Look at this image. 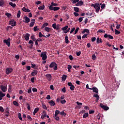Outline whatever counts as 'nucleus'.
<instances>
[{
    "instance_id": "obj_1",
    "label": "nucleus",
    "mask_w": 124,
    "mask_h": 124,
    "mask_svg": "<svg viewBox=\"0 0 124 124\" xmlns=\"http://www.w3.org/2000/svg\"><path fill=\"white\" fill-rule=\"evenodd\" d=\"M50 68H53L54 70H58V64L56 62H52L49 65Z\"/></svg>"
},
{
    "instance_id": "obj_2",
    "label": "nucleus",
    "mask_w": 124,
    "mask_h": 124,
    "mask_svg": "<svg viewBox=\"0 0 124 124\" xmlns=\"http://www.w3.org/2000/svg\"><path fill=\"white\" fill-rule=\"evenodd\" d=\"M0 89L3 93H6L7 91V86H5L3 85H0Z\"/></svg>"
},
{
    "instance_id": "obj_3",
    "label": "nucleus",
    "mask_w": 124,
    "mask_h": 124,
    "mask_svg": "<svg viewBox=\"0 0 124 124\" xmlns=\"http://www.w3.org/2000/svg\"><path fill=\"white\" fill-rule=\"evenodd\" d=\"M94 8L96 9L95 11L96 13H98V12H99V11L100 10V5H99V4L97 3H95V5Z\"/></svg>"
},
{
    "instance_id": "obj_4",
    "label": "nucleus",
    "mask_w": 124,
    "mask_h": 124,
    "mask_svg": "<svg viewBox=\"0 0 124 124\" xmlns=\"http://www.w3.org/2000/svg\"><path fill=\"white\" fill-rule=\"evenodd\" d=\"M41 57L42 58L43 61H45L47 59V55L45 52H42L41 54Z\"/></svg>"
},
{
    "instance_id": "obj_5",
    "label": "nucleus",
    "mask_w": 124,
    "mask_h": 124,
    "mask_svg": "<svg viewBox=\"0 0 124 124\" xmlns=\"http://www.w3.org/2000/svg\"><path fill=\"white\" fill-rule=\"evenodd\" d=\"M4 43H5L7 45L8 47H10V38L5 39L3 40Z\"/></svg>"
},
{
    "instance_id": "obj_6",
    "label": "nucleus",
    "mask_w": 124,
    "mask_h": 124,
    "mask_svg": "<svg viewBox=\"0 0 124 124\" xmlns=\"http://www.w3.org/2000/svg\"><path fill=\"white\" fill-rule=\"evenodd\" d=\"M29 44H31L29 46H28L27 47H29V48L30 49H32L33 47V41H32V40H30L29 42H28Z\"/></svg>"
},
{
    "instance_id": "obj_7",
    "label": "nucleus",
    "mask_w": 124,
    "mask_h": 124,
    "mask_svg": "<svg viewBox=\"0 0 124 124\" xmlns=\"http://www.w3.org/2000/svg\"><path fill=\"white\" fill-rule=\"evenodd\" d=\"M12 71H13V69H12V68L8 67L6 69V73L7 75L10 74V73H11Z\"/></svg>"
},
{
    "instance_id": "obj_8",
    "label": "nucleus",
    "mask_w": 124,
    "mask_h": 124,
    "mask_svg": "<svg viewBox=\"0 0 124 124\" xmlns=\"http://www.w3.org/2000/svg\"><path fill=\"white\" fill-rule=\"evenodd\" d=\"M100 106L101 108H102V109H104V110H106V111H107V110H109V107L106 106L105 105H103L102 103H101L100 104Z\"/></svg>"
},
{
    "instance_id": "obj_9",
    "label": "nucleus",
    "mask_w": 124,
    "mask_h": 124,
    "mask_svg": "<svg viewBox=\"0 0 124 124\" xmlns=\"http://www.w3.org/2000/svg\"><path fill=\"white\" fill-rule=\"evenodd\" d=\"M16 21L14 19H12L10 21V25L12 26V27H15L16 26Z\"/></svg>"
},
{
    "instance_id": "obj_10",
    "label": "nucleus",
    "mask_w": 124,
    "mask_h": 124,
    "mask_svg": "<svg viewBox=\"0 0 124 124\" xmlns=\"http://www.w3.org/2000/svg\"><path fill=\"white\" fill-rule=\"evenodd\" d=\"M104 37H105V38H108V39H114V38L113 37V36H111L110 34H105L104 35Z\"/></svg>"
},
{
    "instance_id": "obj_11",
    "label": "nucleus",
    "mask_w": 124,
    "mask_h": 124,
    "mask_svg": "<svg viewBox=\"0 0 124 124\" xmlns=\"http://www.w3.org/2000/svg\"><path fill=\"white\" fill-rule=\"evenodd\" d=\"M45 76L46 77V79L48 81H49V82H50V81H51V80L52 79V76L51 75V74H47Z\"/></svg>"
},
{
    "instance_id": "obj_12",
    "label": "nucleus",
    "mask_w": 124,
    "mask_h": 124,
    "mask_svg": "<svg viewBox=\"0 0 124 124\" xmlns=\"http://www.w3.org/2000/svg\"><path fill=\"white\" fill-rule=\"evenodd\" d=\"M51 8H49V9L50 10H53L54 11H58V10H59L60 7H53L52 8V7H50Z\"/></svg>"
},
{
    "instance_id": "obj_13",
    "label": "nucleus",
    "mask_w": 124,
    "mask_h": 124,
    "mask_svg": "<svg viewBox=\"0 0 124 124\" xmlns=\"http://www.w3.org/2000/svg\"><path fill=\"white\" fill-rule=\"evenodd\" d=\"M93 97H95L96 99L95 100V102H98L99 100V96L97 94L94 93L93 95Z\"/></svg>"
},
{
    "instance_id": "obj_14",
    "label": "nucleus",
    "mask_w": 124,
    "mask_h": 124,
    "mask_svg": "<svg viewBox=\"0 0 124 124\" xmlns=\"http://www.w3.org/2000/svg\"><path fill=\"white\" fill-rule=\"evenodd\" d=\"M23 19H24L25 20H23V22H25V23H30L31 21V19L30 18L28 17V16H25Z\"/></svg>"
},
{
    "instance_id": "obj_15",
    "label": "nucleus",
    "mask_w": 124,
    "mask_h": 124,
    "mask_svg": "<svg viewBox=\"0 0 124 124\" xmlns=\"http://www.w3.org/2000/svg\"><path fill=\"white\" fill-rule=\"evenodd\" d=\"M30 36H31V34H30L28 33H27L25 34V36H24V38H25V40H26V41H28V40H29V39H30Z\"/></svg>"
},
{
    "instance_id": "obj_16",
    "label": "nucleus",
    "mask_w": 124,
    "mask_h": 124,
    "mask_svg": "<svg viewBox=\"0 0 124 124\" xmlns=\"http://www.w3.org/2000/svg\"><path fill=\"white\" fill-rule=\"evenodd\" d=\"M5 96V93H2V91H0V100H2V98Z\"/></svg>"
},
{
    "instance_id": "obj_17",
    "label": "nucleus",
    "mask_w": 124,
    "mask_h": 124,
    "mask_svg": "<svg viewBox=\"0 0 124 124\" xmlns=\"http://www.w3.org/2000/svg\"><path fill=\"white\" fill-rule=\"evenodd\" d=\"M37 73H38V71L37 70H33V72L31 73V75L35 76V75H37Z\"/></svg>"
},
{
    "instance_id": "obj_18",
    "label": "nucleus",
    "mask_w": 124,
    "mask_h": 124,
    "mask_svg": "<svg viewBox=\"0 0 124 124\" xmlns=\"http://www.w3.org/2000/svg\"><path fill=\"white\" fill-rule=\"evenodd\" d=\"M35 23V19H32L31 20V22L30 24V27H33L34 24Z\"/></svg>"
},
{
    "instance_id": "obj_19",
    "label": "nucleus",
    "mask_w": 124,
    "mask_h": 124,
    "mask_svg": "<svg viewBox=\"0 0 124 124\" xmlns=\"http://www.w3.org/2000/svg\"><path fill=\"white\" fill-rule=\"evenodd\" d=\"M59 5L58 3H55L54 2H51V5L49 6V8H51L54 7L53 6H58Z\"/></svg>"
},
{
    "instance_id": "obj_20",
    "label": "nucleus",
    "mask_w": 124,
    "mask_h": 124,
    "mask_svg": "<svg viewBox=\"0 0 124 124\" xmlns=\"http://www.w3.org/2000/svg\"><path fill=\"white\" fill-rule=\"evenodd\" d=\"M96 42L98 44H99V43H102V39L99 37H97L96 39Z\"/></svg>"
},
{
    "instance_id": "obj_21",
    "label": "nucleus",
    "mask_w": 124,
    "mask_h": 124,
    "mask_svg": "<svg viewBox=\"0 0 124 124\" xmlns=\"http://www.w3.org/2000/svg\"><path fill=\"white\" fill-rule=\"evenodd\" d=\"M48 103L50 106H55V105H56V103H55L53 100H51L48 102Z\"/></svg>"
},
{
    "instance_id": "obj_22",
    "label": "nucleus",
    "mask_w": 124,
    "mask_h": 124,
    "mask_svg": "<svg viewBox=\"0 0 124 124\" xmlns=\"http://www.w3.org/2000/svg\"><path fill=\"white\" fill-rule=\"evenodd\" d=\"M85 32H87V33H90V31L89 29H85L81 31V33H85Z\"/></svg>"
},
{
    "instance_id": "obj_23",
    "label": "nucleus",
    "mask_w": 124,
    "mask_h": 124,
    "mask_svg": "<svg viewBox=\"0 0 124 124\" xmlns=\"http://www.w3.org/2000/svg\"><path fill=\"white\" fill-rule=\"evenodd\" d=\"M93 93H98V89L96 87H93Z\"/></svg>"
},
{
    "instance_id": "obj_24",
    "label": "nucleus",
    "mask_w": 124,
    "mask_h": 124,
    "mask_svg": "<svg viewBox=\"0 0 124 124\" xmlns=\"http://www.w3.org/2000/svg\"><path fill=\"white\" fill-rule=\"evenodd\" d=\"M67 76H66V75H63L62 77V81L63 82L64 81H65L66 80V78H67Z\"/></svg>"
},
{
    "instance_id": "obj_25",
    "label": "nucleus",
    "mask_w": 124,
    "mask_h": 124,
    "mask_svg": "<svg viewBox=\"0 0 124 124\" xmlns=\"http://www.w3.org/2000/svg\"><path fill=\"white\" fill-rule=\"evenodd\" d=\"M49 25V23L46 22L44 23L41 27V29H44V28H46L47 26Z\"/></svg>"
},
{
    "instance_id": "obj_26",
    "label": "nucleus",
    "mask_w": 124,
    "mask_h": 124,
    "mask_svg": "<svg viewBox=\"0 0 124 124\" xmlns=\"http://www.w3.org/2000/svg\"><path fill=\"white\" fill-rule=\"evenodd\" d=\"M9 4L10 5H11V6L12 7H13L14 8V7H16V3H13V2H10Z\"/></svg>"
},
{
    "instance_id": "obj_27",
    "label": "nucleus",
    "mask_w": 124,
    "mask_h": 124,
    "mask_svg": "<svg viewBox=\"0 0 124 124\" xmlns=\"http://www.w3.org/2000/svg\"><path fill=\"white\" fill-rule=\"evenodd\" d=\"M65 42L66 44H68L69 43V40H68V36H66L65 37Z\"/></svg>"
},
{
    "instance_id": "obj_28",
    "label": "nucleus",
    "mask_w": 124,
    "mask_h": 124,
    "mask_svg": "<svg viewBox=\"0 0 124 124\" xmlns=\"http://www.w3.org/2000/svg\"><path fill=\"white\" fill-rule=\"evenodd\" d=\"M87 117H89V113H85L83 115V119H86V118H87Z\"/></svg>"
},
{
    "instance_id": "obj_29",
    "label": "nucleus",
    "mask_w": 124,
    "mask_h": 124,
    "mask_svg": "<svg viewBox=\"0 0 124 124\" xmlns=\"http://www.w3.org/2000/svg\"><path fill=\"white\" fill-rule=\"evenodd\" d=\"M18 118L20 121H23V118H22V115H21L20 113H18Z\"/></svg>"
},
{
    "instance_id": "obj_30",
    "label": "nucleus",
    "mask_w": 124,
    "mask_h": 124,
    "mask_svg": "<svg viewBox=\"0 0 124 124\" xmlns=\"http://www.w3.org/2000/svg\"><path fill=\"white\" fill-rule=\"evenodd\" d=\"M13 104L15 106H17V107L19 106V103H18V102H17L16 101H13Z\"/></svg>"
},
{
    "instance_id": "obj_31",
    "label": "nucleus",
    "mask_w": 124,
    "mask_h": 124,
    "mask_svg": "<svg viewBox=\"0 0 124 124\" xmlns=\"http://www.w3.org/2000/svg\"><path fill=\"white\" fill-rule=\"evenodd\" d=\"M50 30H51V29L49 27L45 28V31H47V32H50Z\"/></svg>"
},
{
    "instance_id": "obj_32",
    "label": "nucleus",
    "mask_w": 124,
    "mask_h": 124,
    "mask_svg": "<svg viewBox=\"0 0 124 124\" xmlns=\"http://www.w3.org/2000/svg\"><path fill=\"white\" fill-rule=\"evenodd\" d=\"M44 8H45V6L44 5L43 6H40L38 7V9H39V10H43Z\"/></svg>"
},
{
    "instance_id": "obj_33",
    "label": "nucleus",
    "mask_w": 124,
    "mask_h": 124,
    "mask_svg": "<svg viewBox=\"0 0 124 124\" xmlns=\"http://www.w3.org/2000/svg\"><path fill=\"white\" fill-rule=\"evenodd\" d=\"M4 5V0H0V6H3Z\"/></svg>"
},
{
    "instance_id": "obj_34",
    "label": "nucleus",
    "mask_w": 124,
    "mask_h": 124,
    "mask_svg": "<svg viewBox=\"0 0 124 124\" xmlns=\"http://www.w3.org/2000/svg\"><path fill=\"white\" fill-rule=\"evenodd\" d=\"M97 32H99L100 33H101V32L105 33V31H104L103 29H100L97 31Z\"/></svg>"
},
{
    "instance_id": "obj_35",
    "label": "nucleus",
    "mask_w": 124,
    "mask_h": 124,
    "mask_svg": "<svg viewBox=\"0 0 124 124\" xmlns=\"http://www.w3.org/2000/svg\"><path fill=\"white\" fill-rule=\"evenodd\" d=\"M60 110H56V111H55V115H54V116H58V115H59V114H60Z\"/></svg>"
},
{
    "instance_id": "obj_36",
    "label": "nucleus",
    "mask_w": 124,
    "mask_h": 124,
    "mask_svg": "<svg viewBox=\"0 0 124 124\" xmlns=\"http://www.w3.org/2000/svg\"><path fill=\"white\" fill-rule=\"evenodd\" d=\"M20 16H21V11L19 10L17 12V18H20Z\"/></svg>"
},
{
    "instance_id": "obj_37",
    "label": "nucleus",
    "mask_w": 124,
    "mask_h": 124,
    "mask_svg": "<svg viewBox=\"0 0 124 124\" xmlns=\"http://www.w3.org/2000/svg\"><path fill=\"white\" fill-rule=\"evenodd\" d=\"M31 39L33 41H35V40H36V39L35 38L34 35H32L31 36Z\"/></svg>"
},
{
    "instance_id": "obj_38",
    "label": "nucleus",
    "mask_w": 124,
    "mask_h": 124,
    "mask_svg": "<svg viewBox=\"0 0 124 124\" xmlns=\"http://www.w3.org/2000/svg\"><path fill=\"white\" fill-rule=\"evenodd\" d=\"M79 8L78 7H74V10L75 11V12H79Z\"/></svg>"
},
{
    "instance_id": "obj_39",
    "label": "nucleus",
    "mask_w": 124,
    "mask_h": 124,
    "mask_svg": "<svg viewBox=\"0 0 124 124\" xmlns=\"http://www.w3.org/2000/svg\"><path fill=\"white\" fill-rule=\"evenodd\" d=\"M12 87H11V85H9V88H8V93H11L12 92Z\"/></svg>"
},
{
    "instance_id": "obj_40",
    "label": "nucleus",
    "mask_w": 124,
    "mask_h": 124,
    "mask_svg": "<svg viewBox=\"0 0 124 124\" xmlns=\"http://www.w3.org/2000/svg\"><path fill=\"white\" fill-rule=\"evenodd\" d=\"M70 89L71 91H74V89H75V86L74 85H71Z\"/></svg>"
},
{
    "instance_id": "obj_41",
    "label": "nucleus",
    "mask_w": 124,
    "mask_h": 124,
    "mask_svg": "<svg viewBox=\"0 0 124 124\" xmlns=\"http://www.w3.org/2000/svg\"><path fill=\"white\" fill-rule=\"evenodd\" d=\"M67 29H68V26H66L64 27H63L62 30V31H66V30H67Z\"/></svg>"
},
{
    "instance_id": "obj_42",
    "label": "nucleus",
    "mask_w": 124,
    "mask_h": 124,
    "mask_svg": "<svg viewBox=\"0 0 124 124\" xmlns=\"http://www.w3.org/2000/svg\"><path fill=\"white\" fill-rule=\"evenodd\" d=\"M92 60H93V61H95V60H96V56H95V54H93L92 55Z\"/></svg>"
},
{
    "instance_id": "obj_43",
    "label": "nucleus",
    "mask_w": 124,
    "mask_h": 124,
    "mask_svg": "<svg viewBox=\"0 0 124 124\" xmlns=\"http://www.w3.org/2000/svg\"><path fill=\"white\" fill-rule=\"evenodd\" d=\"M27 118L28 119V120H29V122H31V121H32V118H31V116H30V115H28L27 116Z\"/></svg>"
},
{
    "instance_id": "obj_44",
    "label": "nucleus",
    "mask_w": 124,
    "mask_h": 124,
    "mask_svg": "<svg viewBox=\"0 0 124 124\" xmlns=\"http://www.w3.org/2000/svg\"><path fill=\"white\" fill-rule=\"evenodd\" d=\"M54 118L55 119V120H56V121H60V117H59V116H58V115L56 116H53Z\"/></svg>"
},
{
    "instance_id": "obj_45",
    "label": "nucleus",
    "mask_w": 124,
    "mask_h": 124,
    "mask_svg": "<svg viewBox=\"0 0 124 124\" xmlns=\"http://www.w3.org/2000/svg\"><path fill=\"white\" fill-rule=\"evenodd\" d=\"M115 34H120L121 33V31H118L117 29H115Z\"/></svg>"
},
{
    "instance_id": "obj_46",
    "label": "nucleus",
    "mask_w": 124,
    "mask_h": 124,
    "mask_svg": "<svg viewBox=\"0 0 124 124\" xmlns=\"http://www.w3.org/2000/svg\"><path fill=\"white\" fill-rule=\"evenodd\" d=\"M39 29H38V28H37V26H35L34 28H33V31H38Z\"/></svg>"
},
{
    "instance_id": "obj_47",
    "label": "nucleus",
    "mask_w": 124,
    "mask_h": 124,
    "mask_svg": "<svg viewBox=\"0 0 124 124\" xmlns=\"http://www.w3.org/2000/svg\"><path fill=\"white\" fill-rule=\"evenodd\" d=\"M5 14L6 16H7V17L10 18V17L11 16V14H10V13H6Z\"/></svg>"
},
{
    "instance_id": "obj_48",
    "label": "nucleus",
    "mask_w": 124,
    "mask_h": 124,
    "mask_svg": "<svg viewBox=\"0 0 124 124\" xmlns=\"http://www.w3.org/2000/svg\"><path fill=\"white\" fill-rule=\"evenodd\" d=\"M0 112H4V109L3 108V107L0 106Z\"/></svg>"
},
{
    "instance_id": "obj_49",
    "label": "nucleus",
    "mask_w": 124,
    "mask_h": 124,
    "mask_svg": "<svg viewBox=\"0 0 124 124\" xmlns=\"http://www.w3.org/2000/svg\"><path fill=\"white\" fill-rule=\"evenodd\" d=\"M27 105L28 110H31V105H30V104H29V103H27Z\"/></svg>"
},
{
    "instance_id": "obj_50",
    "label": "nucleus",
    "mask_w": 124,
    "mask_h": 124,
    "mask_svg": "<svg viewBox=\"0 0 124 124\" xmlns=\"http://www.w3.org/2000/svg\"><path fill=\"white\" fill-rule=\"evenodd\" d=\"M60 102L62 104H65V103H66V101L65 100H61L60 101Z\"/></svg>"
},
{
    "instance_id": "obj_51",
    "label": "nucleus",
    "mask_w": 124,
    "mask_h": 124,
    "mask_svg": "<svg viewBox=\"0 0 124 124\" xmlns=\"http://www.w3.org/2000/svg\"><path fill=\"white\" fill-rule=\"evenodd\" d=\"M78 4H79L80 6H82V4H84V2L82 0H80L78 2Z\"/></svg>"
},
{
    "instance_id": "obj_52",
    "label": "nucleus",
    "mask_w": 124,
    "mask_h": 124,
    "mask_svg": "<svg viewBox=\"0 0 124 124\" xmlns=\"http://www.w3.org/2000/svg\"><path fill=\"white\" fill-rule=\"evenodd\" d=\"M60 115H62L63 116H66V113H65L64 111H62L60 112Z\"/></svg>"
},
{
    "instance_id": "obj_53",
    "label": "nucleus",
    "mask_w": 124,
    "mask_h": 124,
    "mask_svg": "<svg viewBox=\"0 0 124 124\" xmlns=\"http://www.w3.org/2000/svg\"><path fill=\"white\" fill-rule=\"evenodd\" d=\"M44 35H43L42 33H41V32H39V37L41 38V37H43V36H44Z\"/></svg>"
},
{
    "instance_id": "obj_54",
    "label": "nucleus",
    "mask_w": 124,
    "mask_h": 124,
    "mask_svg": "<svg viewBox=\"0 0 124 124\" xmlns=\"http://www.w3.org/2000/svg\"><path fill=\"white\" fill-rule=\"evenodd\" d=\"M32 92H33V93H36V92H37V89L36 88H33L32 89Z\"/></svg>"
},
{
    "instance_id": "obj_55",
    "label": "nucleus",
    "mask_w": 124,
    "mask_h": 124,
    "mask_svg": "<svg viewBox=\"0 0 124 124\" xmlns=\"http://www.w3.org/2000/svg\"><path fill=\"white\" fill-rule=\"evenodd\" d=\"M79 27H78L76 28V29L75 30V33L74 34H76V33H77V32H78V31H79Z\"/></svg>"
},
{
    "instance_id": "obj_56",
    "label": "nucleus",
    "mask_w": 124,
    "mask_h": 124,
    "mask_svg": "<svg viewBox=\"0 0 124 124\" xmlns=\"http://www.w3.org/2000/svg\"><path fill=\"white\" fill-rule=\"evenodd\" d=\"M95 40H96V38L94 37H93L92 38H91V41H92V42H94Z\"/></svg>"
},
{
    "instance_id": "obj_57",
    "label": "nucleus",
    "mask_w": 124,
    "mask_h": 124,
    "mask_svg": "<svg viewBox=\"0 0 124 124\" xmlns=\"http://www.w3.org/2000/svg\"><path fill=\"white\" fill-rule=\"evenodd\" d=\"M42 108H43L45 110H47V109H48V108H47V107H46V105H42Z\"/></svg>"
},
{
    "instance_id": "obj_58",
    "label": "nucleus",
    "mask_w": 124,
    "mask_h": 124,
    "mask_svg": "<svg viewBox=\"0 0 124 124\" xmlns=\"http://www.w3.org/2000/svg\"><path fill=\"white\" fill-rule=\"evenodd\" d=\"M74 15L76 17H78V16H79V14H78V12H74Z\"/></svg>"
},
{
    "instance_id": "obj_59",
    "label": "nucleus",
    "mask_w": 124,
    "mask_h": 124,
    "mask_svg": "<svg viewBox=\"0 0 124 124\" xmlns=\"http://www.w3.org/2000/svg\"><path fill=\"white\" fill-rule=\"evenodd\" d=\"M56 23H54L52 24V28H53V29L54 30H56V29H57V27H56Z\"/></svg>"
},
{
    "instance_id": "obj_60",
    "label": "nucleus",
    "mask_w": 124,
    "mask_h": 124,
    "mask_svg": "<svg viewBox=\"0 0 124 124\" xmlns=\"http://www.w3.org/2000/svg\"><path fill=\"white\" fill-rule=\"evenodd\" d=\"M39 111V108H35L34 110V111H35V112H36V113H37Z\"/></svg>"
},
{
    "instance_id": "obj_61",
    "label": "nucleus",
    "mask_w": 124,
    "mask_h": 124,
    "mask_svg": "<svg viewBox=\"0 0 124 124\" xmlns=\"http://www.w3.org/2000/svg\"><path fill=\"white\" fill-rule=\"evenodd\" d=\"M87 36H88V34H84L82 36V38H87Z\"/></svg>"
},
{
    "instance_id": "obj_62",
    "label": "nucleus",
    "mask_w": 124,
    "mask_h": 124,
    "mask_svg": "<svg viewBox=\"0 0 124 124\" xmlns=\"http://www.w3.org/2000/svg\"><path fill=\"white\" fill-rule=\"evenodd\" d=\"M75 31V27H74L72 28V29L71 30V31L70 32V33H73V31Z\"/></svg>"
},
{
    "instance_id": "obj_63",
    "label": "nucleus",
    "mask_w": 124,
    "mask_h": 124,
    "mask_svg": "<svg viewBox=\"0 0 124 124\" xmlns=\"http://www.w3.org/2000/svg\"><path fill=\"white\" fill-rule=\"evenodd\" d=\"M93 113H94V110H89V114H93Z\"/></svg>"
},
{
    "instance_id": "obj_64",
    "label": "nucleus",
    "mask_w": 124,
    "mask_h": 124,
    "mask_svg": "<svg viewBox=\"0 0 124 124\" xmlns=\"http://www.w3.org/2000/svg\"><path fill=\"white\" fill-rule=\"evenodd\" d=\"M76 55H77V56H78V57H79V56H80V55H81V51H78V52H77Z\"/></svg>"
}]
</instances>
